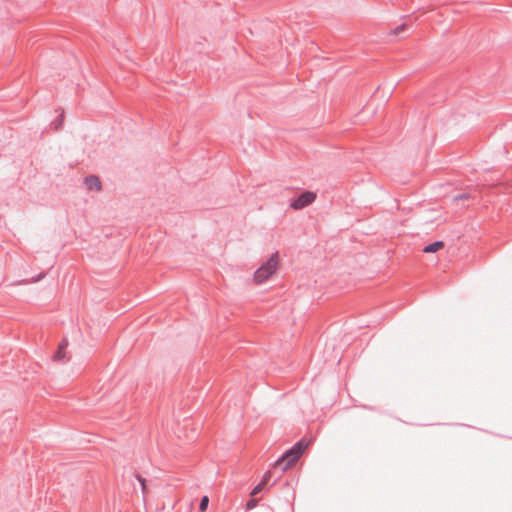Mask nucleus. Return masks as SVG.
I'll return each instance as SVG.
<instances>
[{"mask_svg": "<svg viewBox=\"0 0 512 512\" xmlns=\"http://www.w3.org/2000/svg\"><path fill=\"white\" fill-rule=\"evenodd\" d=\"M269 479V475L267 474L265 477H264V480L259 483L257 486L254 487V489L252 490L251 492V495L252 496H255L256 494H258L259 492L262 491V489L264 488V486L266 485L267 481Z\"/></svg>", "mask_w": 512, "mask_h": 512, "instance_id": "obj_7", "label": "nucleus"}, {"mask_svg": "<svg viewBox=\"0 0 512 512\" xmlns=\"http://www.w3.org/2000/svg\"><path fill=\"white\" fill-rule=\"evenodd\" d=\"M444 247V243L442 241H437L432 244L427 245L424 249V253H435Z\"/></svg>", "mask_w": 512, "mask_h": 512, "instance_id": "obj_6", "label": "nucleus"}, {"mask_svg": "<svg viewBox=\"0 0 512 512\" xmlns=\"http://www.w3.org/2000/svg\"><path fill=\"white\" fill-rule=\"evenodd\" d=\"M209 498L208 496H203L199 505V509L201 512H205L208 508Z\"/></svg>", "mask_w": 512, "mask_h": 512, "instance_id": "obj_8", "label": "nucleus"}, {"mask_svg": "<svg viewBox=\"0 0 512 512\" xmlns=\"http://www.w3.org/2000/svg\"><path fill=\"white\" fill-rule=\"evenodd\" d=\"M67 346H68V341L66 339L62 340L60 343H59V346H58V349H57V352L55 353L54 355V360L56 361H60V360H63L66 358V349H67Z\"/></svg>", "mask_w": 512, "mask_h": 512, "instance_id": "obj_5", "label": "nucleus"}, {"mask_svg": "<svg viewBox=\"0 0 512 512\" xmlns=\"http://www.w3.org/2000/svg\"><path fill=\"white\" fill-rule=\"evenodd\" d=\"M85 183L89 190H101V182L97 176L91 175L85 179Z\"/></svg>", "mask_w": 512, "mask_h": 512, "instance_id": "obj_4", "label": "nucleus"}, {"mask_svg": "<svg viewBox=\"0 0 512 512\" xmlns=\"http://www.w3.org/2000/svg\"><path fill=\"white\" fill-rule=\"evenodd\" d=\"M405 30H406V25H405V24H402V25H400V26L396 27V28L392 31V34L397 35V34H399V33H401V32H404Z\"/></svg>", "mask_w": 512, "mask_h": 512, "instance_id": "obj_10", "label": "nucleus"}, {"mask_svg": "<svg viewBox=\"0 0 512 512\" xmlns=\"http://www.w3.org/2000/svg\"><path fill=\"white\" fill-rule=\"evenodd\" d=\"M315 199L316 194L314 192L305 191L291 202L290 207L294 210H300L313 203Z\"/></svg>", "mask_w": 512, "mask_h": 512, "instance_id": "obj_3", "label": "nucleus"}, {"mask_svg": "<svg viewBox=\"0 0 512 512\" xmlns=\"http://www.w3.org/2000/svg\"><path fill=\"white\" fill-rule=\"evenodd\" d=\"M256 506H257V500L256 499H251L246 504V507H247L248 510H251V509L255 508Z\"/></svg>", "mask_w": 512, "mask_h": 512, "instance_id": "obj_11", "label": "nucleus"}, {"mask_svg": "<svg viewBox=\"0 0 512 512\" xmlns=\"http://www.w3.org/2000/svg\"><path fill=\"white\" fill-rule=\"evenodd\" d=\"M137 479H138V481L141 484V488H142L143 494H147L148 493V489H147V486H146V480L143 477L139 476V475L137 476Z\"/></svg>", "mask_w": 512, "mask_h": 512, "instance_id": "obj_9", "label": "nucleus"}, {"mask_svg": "<svg viewBox=\"0 0 512 512\" xmlns=\"http://www.w3.org/2000/svg\"><path fill=\"white\" fill-rule=\"evenodd\" d=\"M307 447L308 443H305L303 440L299 441L275 463V466H283V471L290 469Z\"/></svg>", "mask_w": 512, "mask_h": 512, "instance_id": "obj_2", "label": "nucleus"}, {"mask_svg": "<svg viewBox=\"0 0 512 512\" xmlns=\"http://www.w3.org/2000/svg\"><path fill=\"white\" fill-rule=\"evenodd\" d=\"M279 256L278 253H273L270 258L262 264L254 273L253 281L255 284L260 285L272 277L278 270Z\"/></svg>", "mask_w": 512, "mask_h": 512, "instance_id": "obj_1", "label": "nucleus"}]
</instances>
